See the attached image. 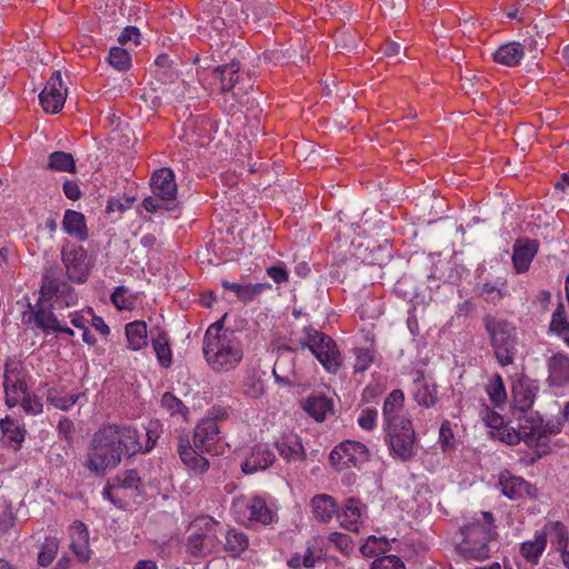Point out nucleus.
Wrapping results in <instances>:
<instances>
[{
    "mask_svg": "<svg viewBox=\"0 0 569 569\" xmlns=\"http://www.w3.org/2000/svg\"><path fill=\"white\" fill-rule=\"evenodd\" d=\"M482 519H475L460 528L462 541L457 545L458 553L466 560L483 561L499 550V533L495 517L489 511L481 512Z\"/></svg>",
    "mask_w": 569,
    "mask_h": 569,
    "instance_id": "1",
    "label": "nucleus"
},
{
    "mask_svg": "<svg viewBox=\"0 0 569 569\" xmlns=\"http://www.w3.org/2000/svg\"><path fill=\"white\" fill-rule=\"evenodd\" d=\"M482 325L493 351V357L501 367L515 362L518 353L517 328L505 318L487 313Z\"/></svg>",
    "mask_w": 569,
    "mask_h": 569,
    "instance_id": "2",
    "label": "nucleus"
},
{
    "mask_svg": "<svg viewBox=\"0 0 569 569\" xmlns=\"http://www.w3.org/2000/svg\"><path fill=\"white\" fill-rule=\"evenodd\" d=\"M116 432L113 427L103 425L91 439L84 466L96 476H103L121 462L122 450L116 442Z\"/></svg>",
    "mask_w": 569,
    "mask_h": 569,
    "instance_id": "3",
    "label": "nucleus"
},
{
    "mask_svg": "<svg viewBox=\"0 0 569 569\" xmlns=\"http://www.w3.org/2000/svg\"><path fill=\"white\" fill-rule=\"evenodd\" d=\"M203 355L208 365L216 371H228L233 369L242 359L240 341L234 337L233 331H227L222 339L203 345Z\"/></svg>",
    "mask_w": 569,
    "mask_h": 569,
    "instance_id": "4",
    "label": "nucleus"
},
{
    "mask_svg": "<svg viewBox=\"0 0 569 569\" xmlns=\"http://www.w3.org/2000/svg\"><path fill=\"white\" fill-rule=\"evenodd\" d=\"M403 422L385 426L383 431L386 433L385 441L389 447L390 455L407 462L416 456L415 443L417 437L411 419Z\"/></svg>",
    "mask_w": 569,
    "mask_h": 569,
    "instance_id": "5",
    "label": "nucleus"
},
{
    "mask_svg": "<svg viewBox=\"0 0 569 569\" xmlns=\"http://www.w3.org/2000/svg\"><path fill=\"white\" fill-rule=\"evenodd\" d=\"M220 526L210 516H201L191 522V529L194 531L188 537L186 548L193 557L206 556L211 552L216 546L217 528Z\"/></svg>",
    "mask_w": 569,
    "mask_h": 569,
    "instance_id": "6",
    "label": "nucleus"
},
{
    "mask_svg": "<svg viewBox=\"0 0 569 569\" xmlns=\"http://www.w3.org/2000/svg\"><path fill=\"white\" fill-rule=\"evenodd\" d=\"M61 260L66 268L67 277L74 283L87 282L93 262L82 246L66 240L61 249Z\"/></svg>",
    "mask_w": 569,
    "mask_h": 569,
    "instance_id": "7",
    "label": "nucleus"
},
{
    "mask_svg": "<svg viewBox=\"0 0 569 569\" xmlns=\"http://www.w3.org/2000/svg\"><path fill=\"white\" fill-rule=\"evenodd\" d=\"M309 332H312L311 353L327 371L336 373L342 366V357L336 341L329 335L316 328H309Z\"/></svg>",
    "mask_w": 569,
    "mask_h": 569,
    "instance_id": "8",
    "label": "nucleus"
},
{
    "mask_svg": "<svg viewBox=\"0 0 569 569\" xmlns=\"http://www.w3.org/2000/svg\"><path fill=\"white\" fill-rule=\"evenodd\" d=\"M369 456V450L363 443L346 440L335 447L329 455V460L336 470L341 471L368 461Z\"/></svg>",
    "mask_w": 569,
    "mask_h": 569,
    "instance_id": "9",
    "label": "nucleus"
},
{
    "mask_svg": "<svg viewBox=\"0 0 569 569\" xmlns=\"http://www.w3.org/2000/svg\"><path fill=\"white\" fill-rule=\"evenodd\" d=\"M62 88L61 72L54 71L39 94L40 103L46 112L57 113L62 109L66 100V92H62Z\"/></svg>",
    "mask_w": 569,
    "mask_h": 569,
    "instance_id": "10",
    "label": "nucleus"
},
{
    "mask_svg": "<svg viewBox=\"0 0 569 569\" xmlns=\"http://www.w3.org/2000/svg\"><path fill=\"white\" fill-rule=\"evenodd\" d=\"M499 485L502 493L510 499L537 498L538 490L533 485L511 475L508 470L500 473Z\"/></svg>",
    "mask_w": 569,
    "mask_h": 569,
    "instance_id": "11",
    "label": "nucleus"
},
{
    "mask_svg": "<svg viewBox=\"0 0 569 569\" xmlns=\"http://www.w3.org/2000/svg\"><path fill=\"white\" fill-rule=\"evenodd\" d=\"M538 390V382L531 380L528 377H522L516 383H513V415H516L518 411H527L531 409Z\"/></svg>",
    "mask_w": 569,
    "mask_h": 569,
    "instance_id": "12",
    "label": "nucleus"
},
{
    "mask_svg": "<svg viewBox=\"0 0 569 569\" xmlns=\"http://www.w3.org/2000/svg\"><path fill=\"white\" fill-rule=\"evenodd\" d=\"M151 189L160 199L173 201L177 194V183L173 171L170 168L156 170L151 177Z\"/></svg>",
    "mask_w": 569,
    "mask_h": 569,
    "instance_id": "13",
    "label": "nucleus"
},
{
    "mask_svg": "<svg viewBox=\"0 0 569 569\" xmlns=\"http://www.w3.org/2000/svg\"><path fill=\"white\" fill-rule=\"evenodd\" d=\"M220 440V430L212 419H202L193 432V446L201 451H212Z\"/></svg>",
    "mask_w": 569,
    "mask_h": 569,
    "instance_id": "14",
    "label": "nucleus"
},
{
    "mask_svg": "<svg viewBox=\"0 0 569 569\" xmlns=\"http://www.w3.org/2000/svg\"><path fill=\"white\" fill-rule=\"evenodd\" d=\"M28 308L29 310L22 313L23 323H31L33 321L43 332H54V328L58 327L60 322L51 310H47L40 301L36 306L29 302Z\"/></svg>",
    "mask_w": 569,
    "mask_h": 569,
    "instance_id": "15",
    "label": "nucleus"
},
{
    "mask_svg": "<svg viewBox=\"0 0 569 569\" xmlns=\"http://www.w3.org/2000/svg\"><path fill=\"white\" fill-rule=\"evenodd\" d=\"M539 243L529 238L517 239L513 244L512 263L518 273L526 272L537 254Z\"/></svg>",
    "mask_w": 569,
    "mask_h": 569,
    "instance_id": "16",
    "label": "nucleus"
},
{
    "mask_svg": "<svg viewBox=\"0 0 569 569\" xmlns=\"http://www.w3.org/2000/svg\"><path fill=\"white\" fill-rule=\"evenodd\" d=\"M276 460L274 453L267 445L258 443L251 449L250 456L241 463V470L246 475L266 470Z\"/></svg>",
    "mask_w": 569,
    "mask_h": 569,
    "instance_id": "17",
    "label": "nucleus"
},
{
    "mask_svg": "<svg viewBox=\"0 0 569 569\" xmlns=\"http://www.w3.org/2000/svg\"><path fill=\"white\" fill-rule=\"evenodd\" d=\"M109 427H113L116 436L118 440H116L117 445L122 450V455H128L132 457L142 451V442L140 441V432L127 425H108Z\"/></svg>",
    "mask_w": 569,
    "mask_h": 569,
    "instance_id": "18",
    "label": "nucleus"
},
{
    "mask_svg": "<svg viewBox=\"0 0 569 569\" xmlns=\"http://www.w3.org/2000/svg\"><path fill=\"white\" fill-rule=\"evenodd\" d=\"M405 403V395L402 390L395 389L385 399L382 407L383 427L392 426L393 423H405L403 421L410 418L400 415V411Z\"/></svg>",
    "mask_w": 569,
    "mask_h": 569,
    "instance_id": "19",
    "label": "nucleus"
},
{
    "mask_svg": "<svg viewBox=\"0 0 569 569\" xmlns=\"http://www.w3.org/2000/svg\"><path fill=\"white\" fill-rule=\"evenodd\" d=\"M547 381L551 387H562L569 383V356L556 353L549 358Z\"/></svg>",
    "mask_w": 569,
    "mask_h": 569,
    "instance_id": "20",
    "label": "nucleus"
},
{
    "mask_svg": "<svg viewBox=\"0 0 569 569\" xmlns=\"http://www.w3.org/2000/svg\"><path fill=\"white\" fill-rule=\"evenodd\" d=\"M518 427L520 432L523 433V441L530 446L536 447L538 433L541 428L542 417L537 411H518Z\"/></svg>",
    "mask_w": 569,
    "mask_h": 569,
    "instance_id": "21",
    "label": "nucleus"
},
{
    "mask_svg": "<svg viewBox=\"0 0 569 569\" xmlns=\"http://www.w3.org/2000/svg\"><path fill=\"white\" fill-rule=\"evenodd\" d=\"M188 438H180L178 452L182 462L196 473H203L209 468V461L196 451Z\"/></svg>",
    "mask_w": 569,
    "mask_h": 569,
    "instance_id": "22",
    "label": "nucleus"
},
{
    "mask_svg": "<svg viewBox=\"0 0 569 569\" xmlns=\"http://www.w3.org/2000/svg\"><path fill=\"white\" fill-rule=\"evenodd\" d=\"M221 286L224 290L232 291L239 301L249 303L260 296L264 290L271 289L268 282L262 283H236L228 280H221Z\"/></svg>",
    "mask_w": 569,
    "mask_h": 569,
    "instance_id": "23",
    "label": "nucleus"
},
{
    "mask_svg": "<svg viewBox=\"0 0 569 569\" xmlns=\"http://www.w3.org/2000/svg\"><path fill=\"white\" fill-rule=\"evenodd\" d=\"M62 229L66 233L77 238L79 241H84L89 238L86 217L82 212L71 209L66 210L62 220Z\"/></svg>",
    "mask_w": 569,
    "mask_h": 569,
    "instance_id": "24",
    "label": "nucleus"
},
{
    "mask_svg": "<svg viewBox=\"0 0 569 569\" xmlns=\"http://www.w3.org/2000/svg\"><path fill=\"white\" fill-rule=\"evenodd\" d=\"M70 548L81 562H86L90 559L89 549V532L87 527L81 521H76L72 526L71 543Z\"/></svg>",
    "mask_w": 569,
    "mask_h": 569,
    "instance_id": "25",
    "label": "nucleus"
},
{
    "mask_svg": "<svg viewBox=\"0 0 569 569\" xmlns=\"http://www.w3.org/2000/svg\"><path fill=\"white\" fill-rule=\"evenodd\" d=\"M0 426L2 430V445L18 451L24 440L26 430L20 428L18 422L10 417L2 419Z\"/></svg>",
    "mask_w": 569,
    "mask_h": 569,
    "instance_id": "26",
    "label": "nucleus"
},
{
    "mask_svg": "<svg viewBox=\"0 0 569 569\" xmlns=\"http://www.w3.org/2000/svg\"><path fill=\"white\" fill-rule=\"evenodd\" d=\"M525 56V48L520 42H509L500 46L493 53V61L506 66L516 67Z\"/></svg>",
    "mask_w": 569,
    "mask_h": 569,
    "instance_id": "27",
    "label": "nucleus"
},
{
    "mask_svg": "<svg viewBox=\"0 0 569 569\" xmlns=\"http://www.w3.org/2000/svg\"><path fill=\"white\" fill-rule=\"evenodd\" d=\"M150 335L159 365L163 368H169L172 362V353L167 332L160 328H154L150 330Z\"/></svg>",
    "mask_w": 569,
    "mask_h": 569,
    "instance_id": "28",
    "label": "nucleus"
},
{
    "mask_svg": "<svg viewBox=\"0 0 569 569\" xmlns=\"http://www.w3.org/2000/svg\"><path fill=\"white\" fill-rule=\"evenodd\" d=\"M311 508L313 516L321 522H328L338 513V505L336 500L326 493L316 495L311 499Z\"/></svg>",
    "mask_w": 569,
    "mask_h": 569,
    "instance_id": "29",
    "label": "nucleus"
},
{
    "mask_svg": "<svg viewBox=\"0 0 569 569\" xmlns=\"http://www.w3.org/2000/svg\"><path fill=\"white\" fill-rule=\"evenodd\" d=\"M240 62L232 60L230 63L217 67L213 76L220 81V90L222 92L231 91L239 82Z\"/></svg>",
    "mask_w": 569,
    "mask_h": 569,
    "instance_id": "30",
    "label": "nucleus"
},
{
    "mask_svg": "<svg viewBox=\"0 0 569 569\" xmlns=\"http://www.w3.org/2000/svg\"><path fill=\"white\" fill-rule=\"evenodd\" d=\"M303 409L317 421H323L329 412H332V399L323 395H312L305 401Z\"/></svg>",
    "mask_w": 569,
    "mask_h": 569,
    "instance_id": "31",
    "label": "nucleus"
},
{
    "mask_svg": "<svg viewBox=\"0 0 569 569\" xmlns=\"http://www.w3.org/2000/svg\"><path fill=\"white\" fill-rule=\"evenodd\" d=\"M415 400L422 407L430 408L437 403L438 390L436 383H429L425 380L422 373L415 379Z\"/></svg>",
    "mask_w": 569,
    "mask_h": 569,
    "instance_id": "32",
    "label": "nucleus"
},
{
    "mask_svg": "<svg viewBox=\"0 0 569 569\" xmlns=\"http://www.w3.org/2000/svg\"><path fill=\"white\" fill-rule=\"evenodd\" d=\"M341 527L349 531L358 532V522L361 517L360 501L356 498L346 500L342 513H337Z\"/></svg>",
    "mask_w": 569,
    "mask_h": 569,
    "instance_id": "33",
    "label": "nucleus"
},
{
    "mask_svg": "<svg viewBox=\"0 0 569 569\" xmlns=\"http://www.w3.org/2000/svg\"><path fill=\"white\" fill-rule=\"evenodd\" d=\"M128 347L132 350H140L148 345V331L144 321H132L126 325Z\"/></svg>",
    "mask_w": 569,
    "mask_h": 569,
    "instance_id": "34",
    "label": "nucleus"
},
{
    "mask_svg": "<svg viewBox=\"0 0 569 569\" xmlns=\"http://www.w3.org/2000/svg\"><path fill=\"white\" fill-rule=\"evenodd\" d=\"M226 543L223 550L228 552L230 557H239L249 547L248 536L238 529H228L224 533Z\"/></svg>",
    "mask_w": 569,
    "mask_h": 569,
    "instance_id": "35",
    "label": "nucleus"
},
{
    "mask_svg": "<svg viewBox=\"0 0 569 569\" xmlns=\"http://www.w3.org/2000/svg\"><path fill=\"white\" fill-rule=\"evenodd\" d=\"M47 169L69 173L77 172V166L73 156L64 151H54L50 153Z\"/></svg>",
    "mask_w": 569,
    "mask_h": 569,
    "instance_id": "36",
    "label": "nucleus"
},
{
    "mask_svg": "<svg viewBox=\"0 0 569 569\" xmlns=\"http://www.w3.org/2000/svg\"><path fill=\"white\" fill-rule=\"evenodd\" d=\"M546 546V535L540 533L536 536V539L533 541H526L521 543L520 553L528 562L537 565Z\"/></svg>",
    "mask_w": 569,
    "mask_h": 569,
    "instance_id": "37",
    "label": "nucleus"
},
{
    "mask_svg": "<svg viewBox=\"0 0 569 569\" xmlns=\"http://www.w3.org/2000/svg\"><path fill=\"white\" fill-rule=\"evenodd\" d=\"M390 550V540L386 537L369 536L360 547L363 557L372 558L379 555L387 556Z\"/></svg>",
    "mask_w": 569,
    "mask_h": 569,
    "instance_id": "38",
    "label": "nucleus"
},
{
    "mask_svg": "<svg viewBox=\"0 0 569 569\" xmlns=\"http://www.w3.org/2000/svg\"><path fill=\"white\" fill-rule=\"evenodd\" d=\"M249 519L262 525H269L273 521V513L267 506L263 498L256 496L249 506Z\"/></svg>",
    "mask_w": 569,
    "mask_h": 569,
    "instance_id": "39",
    "label": "nucleus"
},
{
    "mask_svg": "<svg viewBox=\"0 0 569 569\" xmlns=\"http://www.w3.org/2000/svg\"><path fill=\"white\" fill-rule=\"evenodd\" d=\"M562 423L559 420H548L546 423L541 422V428L538 433L536 448H543L542 451H538V458L549 452V447L546 439L551 435H558L561 432Z\"/></svg>",
    "mask_w": 569,
    "mask_h": 569,
    "instance_id": "40",
    "label": "nucleus"
},
{
    "mask_svg": "<svg viewBox=\"0 0 569 569\" xmlns=\"http://www.w3.org/2000/svg\"><path fill=\"white\" fill-rule=\"evenodd\" d=\"M80 397L81 393L68 395L56 388H51L47 392L48 402L63 411H68L73 405H76Z\"/></svg>",
    "mask_w": 569,
    "mask_h": 569,
    "instance_id": "41",
    "label": "nucleus"
},
{
    "mask_svg": "<svg viewBox=\"0 0 569 569\" xmlns=\"http://www.w3.org/2000/svg\"><path fill=\"white\" fill-rule=\"evenodd\" d=\"M276 448L279 455L288 462L306 459L303 447L298 440L293 442L278 441L276 442Z\"/></svg>",
    "mask_w": 569,
    "mask_h": 569,
    "instance_id": "42",
    "label": "nucleus"
},
{
    "mask_svg": "<svg viewBox=\"0 0 569 569\" xmlns=\"http://www.w3.org/2000/svg\"><path fill=\"white\" fill-rule=\"evenodd\" d=\"M60 279L56 277L52 268L47 269L42 276V283L40 288V300H51L53 297L57 298V291H59Z\"/></svg>",
    "mask_w": 569,
    "mask_h": 569,
    "instance_id": "43",
    "label": "nucleus"
},
{
    "mask_svg": "<svg viewBox=\"0 0 569 569\" xmlns=\"http://www.w3.org/2000/svg\"><path fill=\"white\" fill-rule=\"evenodd\" d=\"M487 393L496 407H499L506 402L507 392L500 375H495V377L490 380L487 386Z\"/></svg>",
    "mask_w": 569,
    "mask_h": 569,
    "instance_id": "44",
    "label": "nucleus"
},
{
    "mask_svg": "<svg viewBox=\"0 0 569 569\" xmlns=\"http://www.w3.org/2000/svg\"><path fill=\"white\" fill-rule=\"evenodd\" d=\"M109 63L118 71H127L131 67V58L127 50L113 47L109 51Z\"/></svg>",
    "mask_w": 569,
    "mask_h": 569,
    "instance_id": "45",
    "label": "nucleus"
},
{
    "mask_svg": "<svg viewBox=\"0 0 569 569\" xmlns=\"http://www.w3.org/2000/svg\"><path fill=\"white\" fill-rule=\"evenodd\" d=\"M59 549V541L57 538H46L42 543L41 550L38 555V563L41 567H48L53 559Z\"/></svg>",
    "mask_w": 569,
    "mask_h": 569,
    "instance_id": "46",
    "label": "nucleus"
},
{
    "mask_svg": "<svg viewBox=\"0 0 569 569\" xmlns=\"http://www.w3.org/2000/svg\"><path fill=\"white\" fill-rule=\"evenodd\" d=\"M23 365L19 361L9 360L4 365V377H3V387L8 389V386L12 383H18L19 380L23 379Z\"/></svg>",
    "mask_w": 569,
    "mask_h": 569,
    "instance_id": "47",
    "label": "nucleus"
},
{
    "mask_svg": "<svg viewBox=\"0 0 569 569\" xmlns=\"http://www.w3.org/2000/svg\"><path fill=\"white\" fill-rule=\"evenodd\" d=\"M113 481L117 483V487L134 489L137 491H140L139 487L142 482L136 469L126 470L121 475H118Z\"/></svg>",
    "mask_w": 569,
    "mask_h": 569,
    "instance_id": "48",
    "label": "nucleus"
},
{
    "mask_svg": "<svg viewBox=\"0 0 569 569\" xmlns=\"http://www.w3.org/2000/svg\"><path fill=\"white\" fill-rule=\"evenodd\" d=\"M161 405L163 408H166L171 415H181L186 418V416L189 413L188 408L186 405L178 399L171 392H166L161 398Z\"/></svg>",
    "mask_w": 569,
    "mask_h": 569,
    "instance_id": "49",
    "label": "nucleus"
},
{
    "mask_svg": "<svg viewBox=\"0 0 569 569\" xmlns=\"http://www.w3.org/2000/svg\"><path fill=\"white\" fill-rule=\"evenodd\" d=\"M549 329L558 335L569 332V321L566 318L562 305H559L553 311Z\"/></svg>",
    "mask_w": 569,
    "mask_h": 569,
    "instance_id": "50",
    "label": "nucleus"
},
{
    "mask_svg": "<svg viewBox=\"0 0 569 569\" xmlns=\"http://www.w3.org/2000/svg\"><path fill=\"white\" fill-rule=\"evenodd\" d=\"M370 569H406V567L399 557L390 555L378 557L371 563Z\"/></svg>",
    "mask_w": 569,
    "mask_h": 569,
    "instance_id": "51",
    "label": "nucleus"
},
{
    "mask_svg": "<svg viewBox=\"0 0 569 569\" xmlns=\"http://www.w3.org/2000/svg\"><path fill=\"white\" fill-rule=\"evenodd\" d=\"M329 541L345 555H349L355 548V543L350 536L342 532H332L329 536Z\"/></svg>",
    "mask_w": 569,
    "mask_h": 569,
    "instance_id": "52",
    "label": "nucleus"
},
{
    "mask_svg": "<svg viewBox=\"0 0 569 569\" xmlns=\"http://www.w3.org/2000/svg\"><path fill=\"white\" fill-rule=\"evenodd\" d=\"M57 299H61L67 307H70L78 302V295L67 281L60 279Z\"/></svg>",
    "mask_w": 569,
    "mask_h": 569,
    "instance_id": "53",
    "label": "nucleus"
},
{
    "mask_svg": "<svg viewBox=\"0 0 569 569\" xmlns=\"http://www.w3.org/2000/svg\"><path fill=\"white\" fill-rule=\"evenodd\" d=\"M355 355H356L355 370L357 372L366 371L373 361V355H372L371 350L365 349V348H356Z\"/></svg>",
    "mask_w": 569,
    "mask_h": 569,
    "instance_id": "54",
    "label": "nucleus"
},
{
    "mask_svg": "<svg viewBox=\"0 0 569 569\" xmlns=\"http://www.w3.org/2000/svg\"><path fill=\"white\" fill-rule=\"evenodd\" d=\"M226 318L227 315H223L218 321L209 326L203 338V345L211 342L212 339L213 341L222 339V335L229 331L228 329H223Z\"/></svg>",
    "mask_w": 569,
    "mask_h": 569,
    "instance_id": "55",
    "label": "nucleus"
},
{
    "mask_svg": "<svg viewBox=\"0 0 569 569\" xmlns=\"http://www.w3.org/2000/svg\"><path fill=\"white\" fill-rule=\"evenodd\" d=\"M128 288L124 286L117 287L113 292L111 293V302L114 305V307L119 310L122 309H130L132 301H130L127 298Z\"/></svg>",
    "mask_w": 569,
    "mask_h": 569,
    "instance_id": "56",
    "label": "nucleus"
},
{
    "mask_svg": "<svg viewBox=\"0 0 569 569\" xmlns=\"http://www.w3.org/2000/svg\"><path fill=\"white\" fill-rule=\"evenodd\" d=\"M439 442L443 451H448L453 448V432L450 428L449 421L442 422L439 431Z\"/></svg>",
    "mask_w": 569,
    "mask_h": 569,
    "instance_id": "57",
    "label": "nucleus"
},
{
    "mask_svg": "<svg viewBox=\"0 0 569 569\" xmlns=\"http://www.w3.org/2000/svg\"><path fill=\"white\" fill-rule=\"evenodd\" d=\"M309 328H313V327L312 326H306L303 328V330H302L305 337L300 338V339H291V341H290L291 345L287 346L286 349L289 350V351H292V352H296L299 349L300 350H305V349H309L310 350L312 332H309Z\"/></svg>",
    "mask_w": 569,
    "mask_h": 569,
    "instance_id": "58",
    "label": "nucleus"
},
{
    "mask_svg": "<svg viewBox=\"0 0 569 569\" xmlns=\"http://www.w3.org/2000/svg\"><path fill=\"white\" fill-rule=\"evenodd\" d=\"M378 411L372 408H366L358 418V425L365 430H372L376 427Z\"/></svg>",
    "mask_w": 569,
    "mask_h": 569,
    "instance_id": "59",
    "label": "nucleus"
},
{
    "mask_svg": "<svg viewBox=\"0 0 569 569\" xmlns=\"http://www.w3.org/2000/svg\"><path fill=\"white\" fill-rule=\"evenodd\" d=\"M17 516L10 505L6 503L4 509L0 513V530L9 531L16 523Z\"/></svg>",
    "mask_w": 569,
    "mask_h": 569,
    "instance_id": "60",
    "label": "nucleus"
},
{
    "mask_svg": "<svg viewBox=\"0 0 569 569\" xmlns=\"http://www.w3.org/2000/svg\"><path fill=\"white\" fill-rule=\"evenodd\" d=\"M499 433H500V439L508 445H517L521 440H523V433L520 432L519 428L515 429V428H508L507 426H505L503 428H501L499 430Z\"/></svg>",
    "mask_w": 569,
    "mask_h": 569,
    "instance_id": "61",
    "label": "nucleus"
},
{
    "mask_svg": "<svg viewBox=\"0 0 569 569\" xmlns=\"http://www.w3.org/2000/svg\"><path fill=\"white\" fill-rule=\"evenodd\" d=\"M21 406L27 413L37 415L42 411V402L37 397H31L28 392L23 395Z\"/></svg>",
    "mask_w": 569,
    "mask_h": 569,
    "instance_id": "62",
    "label": "nucleus"
},
{
    "mask_svg": "<svg viewBox=\"0 0 569 569\" xmlns=\"http://www.w3.org/2000/svg\"><path fill=\"white\" fill-rule=\"evenodd\" d=\"M57 429H58V433L61 438L66 439L69 442L72 441L74 425L69 418H67V417L61 418L59 420Z\"/></svg>",
    "mask_w": 569,
    "mask_h": 569,
    "instance_id": "63",
    "label": "nucleus"
},
{
    "mask_svg": "<svg viewBox=\"0 0 569 569\" xmlns=\"http://www.w3.org/2000/svg\"><path fill=\"white\" fill-rule=\"evenodd\" d=\"M267 274L276 283L288 282V280H289L288 271L282 264L271 266V267L267 268Z\"/></svg>",
    "mask_w": 569,
    "mask_h": 569,
    "instance_id": "64",
    "label": "nucleus"
}]
</instances>
